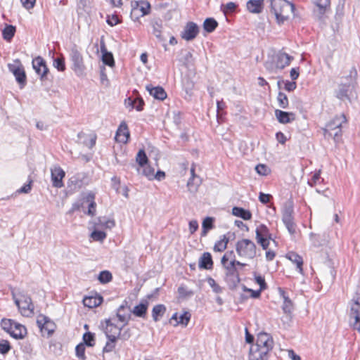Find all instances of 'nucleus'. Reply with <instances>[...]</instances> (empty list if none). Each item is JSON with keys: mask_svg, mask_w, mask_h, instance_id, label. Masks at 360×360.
Masks as SVG:
<instances>
[{"mask_svg": "<svg viewBox=\"0 0 360 360\" xmlns=\"http://www.w3.org/2000/svg\"><path fill=\"white\" fill-rule=\"evenodd\" d=\"M237 254L242 257L253 259L257 255V248L253 241L250 239L238 240L236 245Z\"/></svg>", "mask_w": 360, "mask_h": 360, "instance_id": "423d86ee", "label": "nucleus"}, {"mask_svg": "<svg viewBox=\"0 0 360 360\" xmlns=\"http://www.w3.org/2000/svg\"><path fill=\"white\" fill-rule=\"evenodd\" d=\"M14 62L16 64H8V68L9 71L13 74L17 82L19 84L20 87L22 89L25 86L27 83L26 74L20 60L16 59Z\"/></svg>", "mask_w": 360, "mask_h": 360, "instance_id": "9d476101", "label": "nucleus"}, {"mask_svg": "<svg viewBox=\"0 0 360 360\" xmlns=\"http://www.w3.org/2000/svg\"><path fill=\"white\" fill-rule=\"evenodd\" d=\"M101 52L102 53V61L103 63L110 67H112L115 65V60L112 53L108 52L105 47L104 42L101 43Z\"/></svg>", "mask_w": 360, "mask_h": 360, "instance_id": "393cba45", "label": "nucleus"}, {"mask_svg": "<svg viewBox=\"0 0 360 360\" xmlns=\"http://www.w3.org/2000/svg\"><path fill=\"white\" fill-rule=\"evenodd\" d=\"M15 321L12 319H3L1 322V328L10 334Z\"/></svg>", "mask_w": 360, "mask_h": 360, "instance_id": "de8ad7c7", "label": "nucleus"}, {"mask_svg": "<svg viewBox=\"0 0 360 360\" xmlns=\"http://www.w3.org/2000/svg\"><path fill=\"white\" fill-rule=\"evenodd\" d=\"M199 32L198 25L193 22H188L181 34L182 39L191 41L196 37Z\"/></svg>", "mask_w": 360, "mask_h": 360, "instance_id": "f3484780", "label": "nucleus"}, {"mask_svg": "<svg viewBox=\"0 0 360 360\" xmlns=\"http://www.w3.org/2000/svg\"><path fill=\"white\" fill-rule=\"evenodd\" d=\"M167 311L165 305L158 304L153 307L152 309V318L155 322L159 321L165 315Z\"/></svg>", "mask_w": 360, "mask_h": 360, "instance_id": "bb28decb", "label": "nucleus"}, {"mask_svg": "<svg viewBox=\"0 0 360 360\" xmlns=\"http://www.w3.org/2000/svg\"><path fill=\"white\" fill-rule=\"evenodd\" d=\"M106 22L109 25L115 26L120 22V20L117 15H112L111 16H108Z\"/></svg>", "mask_w": 360, "mask_h": 360, "instance_id": "69168bd1", "label": "nucleus"}, {"mask_svg": "<svg viewBox=\"0 0 360 360\" xmlns=\"http://www.w3.org/2000/svg\"><path fill=\"white\" fill-rule=\"evenodd\" d=\"M87 200L90 201V203L89 205L88 210L86 212V214L89 216H94L96 213V203L94 201V194H89L87 196Z\"/></svg>", "mask_w": 360, "mask_h": 360, "instance_id": "37998d69", "label": "nucleus"}, {"mask_svg": "<svg viewBox=\"0 0 360 360\" xmlns=\"http://www.w3.org/2000/svg\"><path fill=\"white\" fill-rule=\"evenodd\" d=\"M136 103L135 104L134 108L137 111H142L145 105L143 99L139 95L136 98Z\"/></svg>", "mask_w": 360, "mask_h": 360, "instance_id": "e2e57ef3", "label": "nucleus"}, {"mask_svg": "<svg viewBox=\"0 0 360 360\" xmlns=\"http://www.w3.org/2000/svg\"><path fill=\"white\" fill-rule=\"evenodd\" d=\"M207 283L215 293L219 294L222 292V288L216 283L214 278L209 277L207 278Z\"/></svg>", "mask_w": 360, "mask_h": 360, "instance_id": "6e6d98bb", "label": "nucleus"}, {"mask_svg": "<svg viewBox=\"0 0 360 360\" xmlns=\"http://www.w3.org/2000/svg\"><path fill=\"white\" fill-rule=\"evenodd\" d=\"M116 316L120 322L123 323V326H124L128 324L131 319V310L129 309L125 311V310H120L117 309Z\"/></svg>", "mask_w": 360, "mask_h": 360, "instance_id": "72a5a7b5", "label": "nucleus"}, {"mask_svg": "<svg viewBox=\"0 0 360 360\" xmlns=\"http://www.w3.org/2000/svg\"><path fill=\"white\" fill-rule=\"evenodd\" d=\"M136 161L140 167H145L148 163V159L143 149H141L136 154Z\"/></svg>", "mask_w": 360, "mask_h": 360, "instance_id": "ea45409f", "label": "nucleus"}, {"mask_svg": "<svg viewBox=\"0 0 360 360\" xmlns=\"http://www.w3.org/2000/svg\"><path fill=\"white\" fill-rule=\"evenodd\" d=\"M98 221H99V224L101 225L105 226V228H108V229L112 228L113 226H115V224L114 220H112V219L106 220L105 218H103V219L99 218Z\"/></svg>", "mask_w": 360, "mask_h": 360, "instance_id": "680f3d73", "label": "nucleus"}, {"mask_svg": "<svg viewBox=\"0 0 360 360\" xmlns=\"http://www.w3.org/2000/svg\"><path fill=\"white\" fill-rule=\"evenodd\" d=\"M323 135L326 139L333 138L335 143H339L341 141L342 136V128L335 129L334 131H331V134H328L326 131H324Z\"/></svg>", "mask_w": 360, "mask_h": 360, "instance_id": "e433bc0d", "label": "nucleus"}, {"mask_svg": "<svg viewBox=\"0 0 360 360\" xmlns=\"http://www.w3.org/2000/svg\"><path fill=\"white\" fill-rule=\"evenodd\" d=\"M346 122L347 118L344 114L335 115L326 124V127L323 129V132L326 131L328 134H331V131L342 128V124Z\"/></svg>", "mask_w": 360, "mask_h": 360, "instance_id": "dca6fc26", "label": "nucleus"}, {"mask_svg": "<svg viewBox=\"0 0 360 360\" xmlns=\"http://www.w3.org/2000/svg\"><path fill=\"white\" fill-rule=\"evenodd\" d=\"M316 4L319 7V18L321 19L330 5V0H318Z\"/></svg>", "mask_w": 360, "mask_h": 360, "instance_id": "c03bdc74", "label": "nucleus"}, {"mask_svg": "<svg viewBox=\"0 0 360 360\" xmlns=\"http://www.w3.org/2000/svg\"><path fill=\"white\" fill-rule=\"evenodd\" d=\"M232 214L244 220H250L252 218V214L249 210L240 207H233L232 209Z\"/></svg>", "mask_w": 360, "mask_h": 360, "instance_id": "2f4dec72", "label": "nucleus"}, {"mask_svg": "<svg viewBox=\"0 0 360 360\" xmlns=\"http://www.w3.org/2000/svg\"><path fill=\"white\" fill-rule=\"evenodd\" d=\"M37 324L41 332H47L48 336L52 335L55 330V323L49 317L43 314L38 316Z\"/></svg>", "mask_w": 360, "mask_h": 360, "instance_id": "2eb2a0df", "label": "nucleus"}, {"mask_svg": "<svg viewBox=\"0 0 360 360\" xmlns=\"http://www.w3.org/2000/svg\"><path fill=\"white\" fill-rule=\"evenodd\" d=\"M286 257L290 260L292 263L296 264L297 269L300 274H302L303 269V259L302 257L295 252H289L286 255Z\"/></svg>", "mask_w": 360, "mask_h": 360, "instance_id": "cd10ccee", "label": "nucleus"}, {"mask_svg": "<svg viewBox=\"0 0 360 360\" xmlns=\"http://www.w3.org/2000/svg\"><path fill=\"white\" fill-rule=\"evenodd\" d=\"M237 8L236 4L233 2H229L226 5L222 4L221 6V11L226 15L228 13H233Z\"/></svg>", "mask_w": 360, "mask_h": 360, "instance_id": "603ef678", "label": "nucleus"}, {"mask_svg": "<svg viewBox=\"0 0 360 360\" xmlns=\"http://www.w3.org/2000/svg\"><path fill=\"white\" fill-rule=\"evenodd\" d=\"M350 323L353 326L354 329L360 331V316H351L350 317Z\"/></svg>", "mask_w": 360, "mask_h": 360, "instance_id": "052dcab7", "label": "nucleus"}, {"mask_svg": "<svg viewBox=\"0 0 360 360\" xmlns=\"http://www.w3.org/2000/svg\"><path fill=\"white\" fill-rule=\"evenodd\" d=\"M159 288L155 290L154 293L149 294L146 296V299L141 300V303L135 306L131 313H133L136 316L144 318L147 313V309L149 305L148 300L158 294Z\"/></svg>", "mask_w": 360, "mask_h": 360, "instance_id": "4468645a", "label": "nucleus"}, {"mask_svg": "<svg viewBox=\"0 0 360 360\" xmlns=\"http://www.w3.org/2000/svg\"><path fill=\"white\" fill-rule=\"evenodd\" d=\"M76 356L81 360H85V345L82 343H79L75 347Z\"/></svg>", "mask_w": 360, "mask_h": 360, "instance_id": "8fccbe9b", "label": "nucleus"}, {"mask_svg": "<svg viewBox=\"0 0 360 360\" xmlns=\"http://www.w3.org/2000/svg\"><path fill=\"white\" fill-rule=\"evenodd\" d=\"M11 349V347L8 340H1L0 341V354L5 355L8 353Z\"/></svg>", "mask_w": 360, "mask_h": 360, "instance_id": "5fc2aeb1", "label": "nucleus"}, {"mask_svg": "<svg viewBox=\"0 0 360 360\" xmlns=\"http://www.w3.org/2000/svg\"><path fill=\"white\" fill-rule=\"evenodd\" d=\"M214 219L211 217H207L202 223L201 236H206L208 231L214 228Z\"/></svg>", "mask_w": 360, "mask_h": 360, "instance_id": "473e14b6", "label": "nucleus"}, {"mask_svg": "<svg viewBox=\"0 0 360 360\" xmlns=\"http://www.w3.org/2000/svg\"><path fill=\"white\" fill-rule=\"evenodd\" d=\"M191 314L188 311H185L184 314H181L179 318V321L177 323L174 324V326H177L179 324L186 326L188 324V322L191 319Z\"/></svg>", "mask_w": 360, "mask_h": 360, "instance_id": "09e8293b", "label": "nucleus"}, {"mask_svg": "<svg viewBox=\"0 0 360 360\" xmlns=\"http://www.w3.org/2000/svg\"><path fill=\"white\" fill-rule=\"evenodd\" d=\"M15 33V27L11 25H6L2 31L3 38L10 41L14 37Z\"/></svg>", "mask_w": 360, "mask_h": 360, "instance_id": "c9c22d12", "label": "nucleus"}, {"mask_svg": "<svg viewBox=\"0 0 360 360\" xmlns=\"http://www.w3.org/2000/svg\"><path fill=\"white\" fill-rule=\"evenodd\" d=\"M264 66L266 69L271 72H275L278 68L276 67V62L274 61H270L267 60L264 63Z\"/></svg>", "mask_w": 360, "mask_h": 360, "instance_id": "338daca9", "label": "nucleus"}, {"mask_svg": "<svg viewBox=\"0 0 360 360\" xmlns=\"http://www.w3.org/2000/svg\"><path fill=\"white\" fill-rule=\"evenodd\" d=\"M51 173L53 186L62 188L64 186L63 179L65 175L64 170L60 167H55L51 169Z\"/></svg>", "mask_w": 360, "mask_h": 360, "instance_id": "a211bd4d", "label": "nucleus"}, {"mask_svg": "<svg viewBox=\"0 0 360 360\" xmlns=\"http://www.w3.org/2000/svg\"><path fill=\"white\" fill-rule=\"evenodd\" d=\"M201 183V181L200 178L198 179H194V178H190L187 182V187L188 191L191 193H195L198 191V188Z\"/></svg>", "mask_w": 360, "mask_h": 360, "instance_id": "a19ab883", "label": "nucleus"}, {"mask_svg": "<svg viewBox=\"0 0 360 360\" xmlns=\"http://www.w3.org/2000/svg\"><path fill=\"white\" fill-rule=\"evenodd\" d=\"M32 181L30 180L27 184H25L22 187L17 191L19 193H28L32 189Z\"/></svg>", "mask_w": 360, "mask_h": 360, "instance_id": "774afa93", "label": "nucleus"}, {"mask_svg": "<svg viewBox=\"0 0 360 360\" xmlns=\"http://www.w3.org/2000/svg\"><path fill=\"white\" fill-rule=\"evenodd\" d=\"M91 237L96 241L102 242L106 238V233L103 231L94 230L91 233Z\"/></svg>", "mask_w": 360, "mask_h": 360, "instance_id": "3c124183", "label": "nucleus"}, {"mask_svg": "<svg viewBox=\"0 0 360 360\" xmlns=\"http://www.w3.org/2000/svg\"><path fill=\"white\" fill-rule=\"evenodd\" d=\"M53 65L58 71L63 72L65 70V58L60 56L53 59Z\"/></svg>", "mask_w": 360, "mask_h": 360, "instance_id": "a18cd8bd", "label": "nucleus"}, {"mask_svg": "<svg viewBox=\"0 0 360 360\" xmlns=\"http://www.w3.org/2000/svg\"><path fill=\"white\" fill-rule=\"evenodd\" d=\"M278 105L281 108H287L288 106V98L286 94L282 91H279L277 96Z\"/></svg>", "mask_w": 360, "mask_h": 360, "instance_id": "49530a36", "label": "nucleus"}, {"mask_svg": "<svg viewBox=\"0 0 360 360\" xmlns=\"http://www.w3.org/2000/svg\"><path fill=\"white\" fill-rule=\"evenodd\" d=\"M146 89L150 95L155 99L163 101L167 98V93L162 86H153L151 84H148L146 86Z\"/></svg>", "mask_w": 360, "mask_h": 360, "instance_id": "412c9836", "label": "nucleus"}, {"mask_svg": "<svg viewBox=\"0 0 360 360\" xmlns=\"http://www.w3.org/2000/svg\"><path fill=\"white\" fill-rule=\"evenodd\" d=\"M11 295L23 316L31 317L34 315V306L30 295L22 291L16 292L15 289L11 290Z\"/></svg>", "mask_w": 360, "mask_h": 360, "instance_id": "20e7f679", "label": "nucleus"}, {"mask_svg": "<svg viewBox=\"0 0 360 360\" xmlns=\"http://www.w3.org/2000/svg\"><path fill=\"white\" fill-rule=\"evenodd\" d=\"M256 172L262 176H266L268 174L269 168L264 164H259L255 167Z\"/></svg>", "mask_w": 360, "mask_h": 360, "instance_id": "13d9d810", "label": "nucleus"}, {"mask_svg": "<svg viewBox=\"0 0 360 360\" xmlns=\"http://www.w3.org/2000/svg\"><path fill=\"white\" fill-rule=\"evenodd\" d=\"M360 316V303L358 300L354 302L351 306L349 317Z\"/></svg>", "mask_w": 360, "mask_h": 360, "instance_id": "864d4df0", "label": "nucleus"}, {"mask_svg": "<svg viewBox=\"0 0 360 360\" xmlns=\"http://www.w3.org/2000/svg\"><path fill=\"white\" fill-rule=\"evenodd\" d=\"M356 77L357 71L354 67H352L349 75L341 78L340 82L334 91V95L340 101L350 100L349 94L356 82Z\"/></svg>", "mask_w": 360, "mask_h": 360, "instance_id": "f03ea898", "label": "nucleus"}, {"mask_svg": "<svg viewBox=\"0 0 360 360\" xmlns=\"http://www.w3.org/2000/svg\"><path fill=\"white\" fill-rule=\"evenodd\" d=\"M98 279L101 283L105 284L112 281V276L109 271L105 270L100 272Z\"/></svg>", "mask_w": 360, "mask_h": 360, "instance_id": "79ce46f5", "label": "nucleus"}, {"mask_svg": "<svg viewBox=\"0 0 360 360\" xmlns=\"http://www.w3.org/2000/svg\"><path fill=\"white\" fill-rule=\"evenodd\" d=\"M178 292L181 297H191L194 294L192 290L183 285L178 288Z\"/></svg>", "mask_w": 360, "mask_h": 360, "instance_id": "4d7b16f0", "label": "nucleus"}, {"mask_svg": "<svg viewBox=\"0 0 360 360\" xmlns=\"http://www.w3.org/2000/svg\"><path fill=\"white\" fill-rule=\"evenodd\" d=\"M152 32L160 42L165 41L166 39L162 35V23L161 20L152 22Z\"/></svg>", "mask_w": 360, "mask_h": 360, "instance_id": "c85d7f7f", "label": "nucleus"}, {"mask_svg": "<svg viewBox=\"0 0 360 360\" xmlns=\"http://www.w3.org/2000/svg\"><path fill=\"white\" fill-rule=\"evenodd\" d=\"M264 7V0H249L247 2V9L252 13H260Z\"/></svg>", "mask_w": 360, "mask_h": 360, "instance_id": "a878e982", "label": "nucleus"}, {"mask_svg": "<svg viewBox=\"0 0 360 360\" xmlns=\"http://www.w3.org/2000/svg\"><path fill=\"white\" fill-rule=\"evenodd\" d=\"M82 340V344L87 347H94L95 345V335L93 333L86 332L83 335Z\"/></svg>", "mask_w": 360, "mask_h": 360, "instance_id": "58836bf2", "label": "nucleus"}, {"mask_svg": "<svg viewBox=\"0 0 360 360\" xmlns=\"http://www.w3.org/2000/svg\"><path fill=\"white\" fill-rule=\"evenodd\" d=\"M32 67L37 75L39 76L41 81L47 79V75L49 70L45 60L42 57L37 56L34 58L32 60Z\"/></svg>", "mask_w": 360, "mask_h": 360, "instance_id": "ddd939ff", "label": "nucleus"}, {"mask_svg": "<svg viewBox=\"0 0 360 360\" xmlns=\"http://www.w3.org/2000/svg\"><path fill=\"white\" fill-rule=\"evenodd\" d=\"M294 113L283 111L281 110H275V116L278 121L281 124L291 122L294 120Z\"/></svg>", "mask_w": 360, "mask_h": 360, "instance_id": "b1692460", "label": "nucleus"}, {"mask_svg": "<svg viewBox=\"0 0 360 360\" xmlns=\"http://www.w3.org/2000/svg\"><path fill=\"white\" fill-rule=\"evenodd\" d=\"M9 335L17 340L23 339L27 335V329L23 325L15 322Z\"/></svg>", "mask_w": 360, "mask_h": 360, "instance_id": "5701e85b", "label": "nucleus"}, {"mask_svg": "<svg viewBox=\"0 0 360 360\" xmlns=\"http://www.w3.org/2000/svg\"><path fill=\"white\" fill-rule=\"evenodd\" d=\"M255 281L257 284L259 285V289L262 290H265L267 288L266 283L265 282L264 278L262 276H256Z\"/></svg>", "mask_w": 360, "mask_h": 360, "instance_id": "0e129e2a", "label": "nucleus"}, {"mask_svg": "<svg viewBox=\"0 0 360 360\" xmlns=\"http://www.w3.org/2000/svg\"><path fill=\"white\" fill-rule=\"evenodd\" d=\"M105 322V326L103 327V331L108 341L103 349V352L108 353L111 352L115 349L117 340L120 337L121 331L124 326L118 327L112 323L110 319H106Z\"/></svg>", "mask_w": 360, "mask_h": 360, "instance_id": "39448f33", "label": "nucleus"}, {"mask_svg": "<svg viewBox=\"0 0 360 360\" xmlns=\"http://www.w3.org/2000/svg\"><path fill=\"white\" fill-rule=\"evenodd\" d=\"M129 136L127 124L122 122L116 131L115 139L117 142L126 143L129 139Z\"/></svg>", "mask_w": 360, "mask_h": 360, "instance_id": "aec40b11", "label": "nucleus"}, {"mask_svg": "<svg viewBox=\"0 0 360 360\" xmlns=\"http://www.w3.org/2000/svg\"><path fill=\"white\" fill-rule=\"evenodd\" d=\"M142 174L146 176L148 179H153L154 178V169L150 166H146Z\"/></svg>", "mask_w": 360, "mask_h": 360, "instance_id": "bf43d9fd", "label": "nucleus"}, {"mask_svg": "<svg viewBox=\"0 0 360 360\" xmlns=\"http://www.w3.org/2000/svg\"><path fill=\"white\" fill-rule=\"evenodd\" d=\"M294 208L291 202L285 204L282 211V221L290 235L296 232V224L294 221Z\"/></svg>", "mask_w": 360, "mask_h": 360, "instance_id": "0eeeda50", "label": "nucleus"}, {"mask_svg": "<svg viewBox=\"0 0 360 360\" xmlns=\"http://www.w3.org/2000/svg\"><path fill=\"white\" fill-rule=\"evenodd\" d=\"M271 12L274 13L278 24L287 20L290 14L295 10L293 4L286 0H270Z\"/></svg>", "mask_w": 360, "mask_h": 360, "instance_id": "7ed1b4c3", "label": "nucleus"}, {"mask_svg": "<svg viewBox=\"0 0 360 360\" xmlns=\"http://www.w3.org/2000/svg\"><path fill=\"white\" fill-rule=\"evenodd\" d=\"M273 347L274 340L271 335L266 333H259L256 344L250 347L249 360H267L268 354Z\"/></svg>", "mask_w": 360, "mask_h": 360, "instance_id": "f257e3e1", "label": "nucleus"}, {"mask_svg": "<svg viewBox=\"0 0 360 360\" xmlns=\"http://www.w3.org/2000/svg\"><path fill=\"white\" fill-rule=\"evenodd\" d=\"M70 60L72 63V70L77 75H82L85 70V65L82 53L76 46H74L70 53Z\"/></svg>", "mask_w": 360, "mask_h": 360, "instance_id": "1a4fd4ad", "label": "nucleus"}, {"mask_svg": "<svg viewBox=\"0 0 360 360\" xmlns=\"http://www.w3.org/2000/svg\"><path fill=\"white\" fill-rule=\"evenodd\" d=\"M103 302V297L101 296L98 297H86L83 300V303L85 307L89 308H94L99 306Z\"/></svg>", "mask_w": 360, "mask_h": 360, "instance_id": "7c9ffc66", "label": "nucleus"}, {"mask_svg": "<svg viewBox=\"0 0 360 360\" xmlns=\"http://www.w3.org/2000/svg\"><path fill=\"white\" fill-rule=\"evenodd\" d=\"M131 6L130 17L134 21L138 20L141 17L149 14L150 11V4L147 1H131Z\"/></svg>", "mask_w": 360, "mask_h": 360, "instance_id": "6e6552de", "label": "nucleus"}, {"mask_svg": "<svg viewBox=\"0 0 360 360\" xmlns=\"http://www.w3.org/2000/svg\"><path fill=\"white\" fill-rule=\"evenodd\" d=\"M228 243L229 238H226L225 235H223L222 238H221L215 243L214 246V250L215 252H223L224 250H226Z\"/></svg>", "mask_w": 360, "mask_h": 360, "instance_id": "4c0bfd02", "label": "nucleus"}, {"mask_svg": "<svg viewBox=\"0 0 360 360\" xmlns=\"http://www.w3.org/2000/svg\"><path fill=\"white\" fill-rule=\"evenodd\" d=\"M280 295L283 299L282 309L285 314H290L292 311L293 305L290 299L285 295V292L281 288H279Z\"/></svg>", "mask_w": 360, "mask_h": 360, "instance_id": "c756f323", "label": "nucleus"}, {"mask_svg": "<svg viewBox=\"0 0 360 360\" xmlns=\"http://www.w3.org/2000/svg\"><path fill=\"white\" fill-rule=\"evenodd\" d=\"M198 266L200 269L210 270L212 269L213 261L210 252H204L199 259Z\"/></svg>", "mask_w": 360, "mask_h": 360, "instance_id": "4be33fe9", "label": "nucleus"}, {"mask_svg": "<svg viewBox=\"0 0 360 360\" xmlns=\"http://www.w3.org/2000/svg\"><path fill=\"white\" fill-rule=\"evenodd\" d=\"M257 241L264 250H266L269 245L271 235L269 229L264 224H260L256 229Z\"/></svg>", "mask_w": 360, "mask_h": 360, "instance_id": "f8f14e48", "label": "nucleus"}, {"mask_svg": "<svg viewBox=\"0 0 360 360\" xmlns=\"http://www.w3.org/2000/svg\"><path fill=\"white\" fill-rule=\"evenodd\" d=\"M274 59L276 62V67L278 70H283L290 65L293 58L289 54L280 51L276 54Z\"/></svg>", "mask_w": 360, "mask_h": 360, "instance_id": "6ab92c4d", "label": "nucleus"}, {"mask_svg": "<svg viewBox=\"0 0 360 360\" xmlns=\"http://www.w3.org/2000/svg\"><path fill=\"white\" fill-rule=\"evenodd\" d=\"M217 26L218 22L212 18L205 19L203 22V28L208 33L214 32Z\"/></svg>", "mask_w": 360, "mask_h": 360, "instance_id": "f704fd0d", "label": "nucleus"}, {"mask_svg": "<svg viewBox=\"0 0 360 360\" xmlns=\"http://www.w3.org/2000/svg\"><path fill=\"white\" fill-rule=\"evenodd\" d=\"M226 280L230 288H235L240 282L239 273L236 266H233V263H229L226 266Z\"/></svg>", "mask_w": 360, "mask_h": 360, "instance_id": "9b49d317", "label": "nucleus"}]
</instances>
